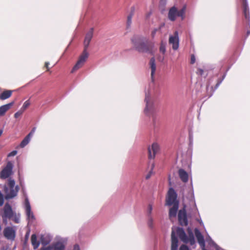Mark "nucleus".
Segmentation results:
<instances>
[{"mask_svg":"<svg viewBox=\"0 0 250 250\" xmlns=\"http://www.w3.org/2000/svg\"><path fill=\"white\" fill-rule=\"evenodd\" d=\"M169 43L172 45L173 50H176L179 46V39L178 31H175L174 35H170L169 38Z\"/></svg>","mask_w":250,"mask_h":250,"instance_id":"10","label":"nucleus"},{"mask_svg":"<svg viewBox=\"0 0 250 250\" xmlns=\"http://www.w3.org/2000/svg\"><path fill=\"white\" fill-rule=\"evenodd\" d=\"M178 240L177 238L175 236V231L172 229L171 232V250H177L178 248Z\"/></svg>","mask_w":250,"mask_h":250,"instance_id":"15","label":"nucleus"},{"mask_svg":"<svg viewBox=\"0 0 250 250\" xmlns=\"http://www.w3.org/2000/svg\"><path fill=\"white\" fill-rule=\"evenodd\" d=\"M179 250H189V248L185 245H182L180 249Z\"/></svg>","mask_w":250,"mask_h":250,"instance_id":"39","label":"nucleus"},{"mask_svg":"<svg viewBox=\"0 0 250 250\" xmlns=\"http://www.w3.org/2000/svg\"><path fill=\"white\" fill-rule=\"evenodd\" d=\"M154 167V164H153L152 165V168H151V169H153V168Z\"/></svg>","mask_w":250,"mask_h":250,"instance_id":"52","label":"nucleus"},{"mask_svg":"<svg viewBox=\"0 0 250 250\" xmlns=\"http://www.w3.org/2000/svg\"><path fill=\"white\" fill-rule=\"evenodd\" d=\"M13 91L10 90H6L4 91L0 95V99L1 100H6L10 98L12 94Z\"/></svg>","mask_w":250,"mask_h":250,"instance_id":"25","label":"nucleus"},{"mask_svg":"<svg viewBox=\"0 0 250 250\" xmlns=\"http://www.w3.org/2000/svg\"><path fill=\"white\" fill-rule=\"evenodd\" d=\"M199 222L201 225L204 226L202 220H200V221H199Z\"/></svg>","mask_w":250,"mask_h":250,"instance_id":"49","label":"nucleus"},{"mask_svg":"<svg viewBox=\"0 0 250 250\" xmlns=\"http://www.w3.org/2000/svg\"><path fill=\"white\" fill-rule=\"evenodd\" d=\"M50 249L53 250H64L65 245L62 241H58L54 243L52 245Z\"/></svg>","mask_w":250,"mask_h":250,"instance_id":"18","label":"nucleus"},{"mask_svg":"<svg viewBox=\"0 0 250 250\" xmlns=\"http://www.w3.org/2000/svg\"><path fill=\"white\" fill-rule=\"evenodd\" d=\"M222 83V81H220L219 82H218L216 85V88H217L219 86V85L220 84V83Z\"/></svg>","mask_w":250,"mask_h":250,"instance_id":"48","label":"nucleus"},{"mask_svg":"<svg viewBox=\"0 0 250 250\" xmlns=\"http://www.w3.org/2000/svg\"><path fill=\"white\" fill-rule=\"evenodd\" d=\"M166 43L162 41L160 46V51L162 53L163 55L158 57V60L160 62H163L164 60V55L166 51Z\"/></svg>","mask_w":250,"mask_h":250,"instance_id":"20","label":"nucleus"},{"mask_svg":"<svg viewBox=\"0 0 250 250\" xmlns=\"http://www.w3.org/2000/svg\"><path fill=\"white\" fill-rule=\"evenodd\" d=\"M186 11V6H184L180 10L178 11L177 9L173 6L171 7L168 12V17L171 21L175 20L177 17H180L182 20L185 18V13Z\"/></svg>","mask_w":250,"mask_h":250,"instance_id":"6","label":"nucleus"},{"mask_svg":"<svg viewBox=\"0 0 250 250\" xmlns=\"http://www.w3.org/2000/svg\"><path fill=\"white\" fill-rule=\"evenodd\" d=\"M35 130H36V128L35 127H34L32 130L31 131V132L27 135V136H28L29 138H31V137H32V136L33 135L34 133H35Z\"/></svg>","mask_w":250,"mask_h":250,"instance_id":"35","label":"nucleus"},{"mask_svg":"<svg viewBox=\"0 0 250 250\" xmlns=\"http://www.w3.org/2000/svg\"><path fill=\"white\" fill-rule=\"evenodd\" d=\"M9 250V247L7 246H2L0 249V250Z\"/></svg>","mask_w":250,"mask_h":250,"instance_id":"43","label":"nucleus"},{"mask_svg":"<svg viewBox=\"0 0 250 250\" xmlns=\"http://www.w3.org/2000/svg\"><path fill=\"white\" fill-rule=\"evenodd\" d=\"M17 154V150H13L12 152L9 153L8 155V157H12L15 156Z\"/></svg>","mask_w":250,"mask_h":250,"instance_id":"37","label":"nucleus"},{"mask_svg":"<svg viewBox=\"0 0 250 250\" xmlns=\"http://www.w3.org/2000/svg\"><path fill=\"white\" fill-rule=\"evenodd\" d=\"M177 194L175 190L170 188L167 192V195L166 197V205L170 206L175 204L176 203H179L177 200Z\"/></svg>","mask_w":250,"mask_h":250,"instance_id":"9","label":"nucleus"},{"mask_svg":"<svg viewBox=\"0 0 250 250\" xmlns=\"http://www.w3.org/2000/svg\"><path fill=\"white\" fill-rule=\"evenodd\" d=\"M20 214H16V213H14L11 219H12L15 223H19L20 221Z\"/></svg>","mask_w":250,"mask_h":250,"instance_id":"29","label":"nucleus"},{"mask_svg":"<svg viewBox=\"0 0 250 250\" xmlns=\"http://www.w3.org/2000/svg\"><path fill=\"white\" fill-rule=\"evenodd\" d=\"M31 243L34 249H37L39 245L40 242L37 241L36 234H32L31 237Z\"/></svg>","mask_w":250,"mask_h":250,"instance_id":"26","label":"nucleus"},{"mask_svg":"<svg viewBox=\"0 0 250 250\" xmlns=\"http://www.w3.org/2000/svg\"><path fill=\"white\" fill-rule=\"evenodd\" d=\"M204 73V70L201 68H198L197 71V74L199 75H203Z\"/></svg>","mask_w":250,"mask_h":250,"instance_id":"38","label":"nucleus"},{"mask_svg":"<svg viewBox=\"0 0 250 250\" xmlns=\"http://www.w3.org/2000/svg\"><path fill=\"white\" fill-rule=\"evenodd\" d=\"M15 212L13 211L11 206L8 203L5 204L2 209L1 217L5 225L8 223V219H11Z\"/></svg>","mask_w":250,"mask_h":250,"instance_id":"7","label":"nucleus"},{"mask_svg":"<svg viewBox=\"0 0 250 250\" xmlns=\"http://www.w3.org/2000/svg\"><path fill=\"white\" fill-rule=\"evenodd\" d=\"M151 173H152V172H151V171H150V172H149V173H148V174L146 176V179H149V178L150 177V176H151Z\"/></svg>","mask_w":250,"mask_h":250,"instance_id":"45","label":"nucleus"},{"mask_svg":"<svg viewBox=\"0 0 250 250\" xmlns=\"http://www.w3.org/2000/svg\"><path fill=\"white\" fill-rule=\"evenodd\" d=\"M145 101L146 102V107L144 109L145 114L147 116L153 117L155 112V109L154 104L150 99L149 93H146Z\"/></svg>","mask_w":250,"mask_h":250,"instance_id":"5","label":"nucleus"},{"mask_svg":"<svg viewBox=\"0 0 250 250\" xmlns=\"http://www.w3.org/2000/svg\"><path fill=\"white\" fill-rule=\"evenodd\" d=\"M195 62V57L193 55L191 56L190 63L193 64Z\"/></svg>","mask_w":250,"mask_h":250,"instance_id":"40","label":"nucleus"},{"mask_svg":"<svg viewBox=\"0 0 250 250\" xmlns=\"http://www.w3.org/2000/svg\"><path fill=\"white\" fill-rule=\"evenodd\" d=\"M243 13L245 18L249 21L250 20V13H249V9L248 3L247 2V0H244L243 3Z\"/></svg>","mask_w":250,"mask_h":250,"instance_id":"24","label":"nucleus"},{"mask_svg":"<svg viewBox=\"0 0 250 250\" xmlns=\"http://www.w3.org/2000/svg\"><path fill=\"white\" fill-rule=\"evenodd\" d=\"M13 165L11 162H8L6 166L0 172V178L2 180L9 179L13 174Z\"/></svg>","mask_w":250,"mask_h":250,"instance_id":"8","label":"nucleus"},{"mask_svg":"<svg viewBox=\"0 0 250 250\" xmlns=\"http://www.w3.org/2000/svg\"><path fill=\"white\" fill-rule=\"evenodd\" d=\"M132 18V14H130V15H128L127 17V26L128 27L130 26L131 24Z\"/></svg>","mask_w":250,"mask_h":250,"instance_id":"32","label":"nucleus"},{"mask_svg":"<svg viewBox=\"0 0 250 250\" xmlns=\"http://www.w3.org/2000/svg\"><path fill=\"white\" fill-rule=\"evenodd\" d=\"M249 34H250V32H249V31H248V32H247V36H248V35H249Z\"/></svg>","mask_w":250,"mask_h":250,"instance_id":"53","label":"nucleus"},{"mask_svg":"<svg viewBox=\"0 0 250 250\" xmlns=\"http://www.w3.org/2000/svg\"><path fill=\"white\" fill-rule=\"evenodd\" d=\"M178 216L180 224L182 226H187L188 222L185 207L179 210Z\"/></svg>","mask_w":250,"mask_h":250,"instance_id":"12","label":"nucleus"},{"mask_svg":"<svg viewBox=\"0 0 250 250\" xmlns=\"http://www.w3.org/2000/svg\"><path fill=\"white\" fill-rule=\"evenodd\" d=\"M179 208V203L173 205V207L169 209V216L170 218L175 217Z\"/></svg>","mask_w":250,"mask_h":250,"instance_id":"19","label":"nucleus"},{"mask_svg":"<svg viewBox=\"0 0 250 250\" xmlns=\"http://www.w3.org/2000/svg\"><path fill=\"white\" fill-rule=\"evenodd\" d=\"M19 190L18 186H15L14 179L10 178L8 179L7 184L4 187V191L6 199H12L17 196Z\"/></svg>","mask_w":250,"mask_h":250,"instance_id":"3","label":"nucleus"},{"mask_svg":"<svg viewBox=\"0 0 250 250\" xmlns=\"http://www.w3.org/2000/svg\"><path fill=\"white\" fill-rule=\"evenodd\" d=\"M2 133H3V130L2 129H0V136L1 135Z\"/></svg>","mask_w":250,"mask_h":250,"instance_id":"50","label":"nucleus"},{"mask_svg":"<svg viewBox=\"0 0 250 250\" xmlns=\"http://www.w3.org/2000/svg\"><path fill=\"white\" fill-rule=\"evenodd\" d=\"M150 68L151 70V76L153 79L156 71V66L155 63V60L154 58H152L149 62Z\"/></svg>","mask_w":250,"mask_h":250,"instance_id":"21","label":"nucleus"},{"mask_svg":"<svg viewBox=\"0 0 250 250\" xmlns=\"http://www.w3.org/2000/svg\"><path fill=\"white\" fill-rule=\"evenodd\" d=\"M178 175L181 180L184 183H187L188 180V173L183 169H180L178 170Z\"/></svg>","mask_w":250,"mask_h":250,"instance_id":"17","label":"nucleus"},{"mask_svg":"<svg viewBox=\"0 0 250 250\" xmlns=\"http://www.w3.org/2000/svg\"><path fill=\"white\" fill-rule=\"evenodd\" d=\"M192 212H193V214L192 215V216L195 215L196 213H198V210H197V209L196 207H195L192 209Z\"/></svg>","mask_w":250,"mask_h":250,"instance_id":"42","label":"nucleus"},{"mask_svg":"<svg viewBox=\"0 0 250 250\" xmlns=\"http://www.w3.org/2000/svg\"><path fill=\"white\" fill-rule=\"evenodd\" d=\"M193 196H194V195H193V191H192V193H191V197L193 198Z\"/></svg>","mask_w":250,"mask_h":250,"instance_id":"51","label":"nucleus"},{"mask_svg":"<svg viewBox=\"0 0 250 250\" xmlns=\"http://www.w3.org/2000/svg\"><path fill=\"white\" fill-rule=\"evenodd\" d=\"M30 104V102H29V100L26 101L24 103L22 106L21 107V111H22V112H23L29 106Z\"/></svg>","mask_w":250,"mask_h":250,"instance_id":"31","label":"nucleus"},{"mask_svg":"<svg viewBox=\"0 0 250 250\" xmlns=\"http://www.w3.org/2000/svg\"><path fill=\"white\" fill-rule=\"evenodd\" d=\"M49 64V63L48 62H46L45 63V67L47 68L48 71L49 70V68L48 67Z\"/></svg>","mask_w":250,"mask_h":250,"instance_id":"46","label":"nucleus"},{"mask_svg":"<svg viewBox=\"0 0 250 250\" xmlns=\"http://www.w3.org/2000/svg\"><path fill=\"white\" fill-rule=\"evenodd\" d=\"M152 13L151 11H150L148 12L147 13H146V19H148V18H149V17L151 15Z\"/></svg>","mask_w":250,"mask_h":250,"instance_id":"41","label":"nucleus"},{"mask_svg":"<svg viewBox=\"0 0 250 250\" xmlns=\"http://www.w3.org/2000/svg\"><path fill=\"white\" fill-rule=\"evenodd\" d=\"M161 27H162V25L159 27V29H160ZM158 30V29H157V28H155L152 30V31L151 32V36L152 38L154 37V36Z\"/></svg>","mask_w":250,"mask_h":250,"instance_id":"34","label":"nucleus"},{"mask_svg":"<svg viewBox=\"0 0 250 250\" xmlns=\"http://www.w3.org/2000/svg\"><path fill=\"white\" fill-rule=\"evenodd\" d=\"M249 24H250V23H249ZM249 25V26H250V25Z\"/></svg>","mask_w":250,"mask_h":250,"instance_id":"54","label":"nucleus"},{"mask_svg":"<svg viewBox=\"0 0 250 250\" xmlns=\"http://www.w3.org/2000/svg\"><path fill=\"white\" fill-rule=\"evenodd\" d=\"M148 221H147V225L148 227L150 229H153L154 228V223H153V219L151 216L148 217Z\"/></svg>","mask_w":250,"mask_h":250,"instance_id":"30","label":"nucleus"},{"mask_svg":"<svg viewBox=\"0 0 250 250\" xmlns=\"http://www.w3.org/2000/svg\"><path fill=\"white\" fill-rule=\"evenodd\" d=\"M206 241L208 242L209 245L214 246L216 250H219L218 246L212 241L211 237L208 235V237L206 238Z\"/></svg>","mask_w":250,"mask_h":250,"instance_id":"28","label":"nucleus"},{"mask_svg":"<svg viewBox=\"0 0 250 250\" xmlns=\"http://www.w3.org/2000/svg\"><path fill=\"white\" fill-rule=\"evenodd\" d=\"M150 68L151 70V76L153 79L156 71V66L155 63V60L154 58H152L149 62Z\"/></svg>","mask_w":250,"mask_h":250,"instance_id":"22","label":"nucleus"},{"mask_svg":"<svg viewBox=\"0 0 250 250\" xmlns=\"http://www.w3.org/2000/svg\"><path fill=\"white\" fill-rule=\"evenodd\" d=\"M52 240V237L50 235H42L41 237V243L44 246L49 244Z\"/></svg>","mask_w":250,"mask_h":250,"instance_id":"23","label":"nucleus"},{"mask_svg":"<svg viewBox=\"0 0 250 250\" xmlns=\"http://www.w3.org/2000/svg\"><path fill=\"white\" fill-rule=\"evenodd\" d=\"M51 247L48 248H42L40 249V250H48L49 249H50Z\"/></svg>","mask_w":250,"mask_h":250,"instance_id":"47","label":"nucleus"},{"mask_svg":"<svg viewBox=\"0 0 250 250\" xmlns=\"http://www.w3.org/2000/svg\"><path fill=\"white\" fill-rule=\"evenodd\" d=\"M160 150L159 145L157 143H153L151 146H149L148 151L149 153V158L154 159L156 154Z\"/></svg>","mask_w":250,"mask_h":250,"instance_id":"13","label":"nucleus"},{"mask_svg":"<svg viewBox=\"0 0 250 250\" xmlns=\"http://www.w3.org/2000/svg\"><path fill=\"white\" fill-rule=\"evenodd\" d=\"M94 28H91L86 33L84 40V49L82 55L80 56V58L77 61L76 64L74 65L71 70V72L73 73L83 65L85 62L86 59L88 57V53L87 49L89 46L90 42L93 36Z\"/></svg>","mask_w":250,"mask_h":250,"instance_id":"1","label":"nucleus"},{"mask_svg":"<svg viewBox=\"0 0 250 250\" xmlns=\"http://www.w3.org/2000/svg\"><path fill=\"white\" fill-rule=\"evenodd\" d=\"M131 42L135 48L140 52H147L149 48L147 45L148 40L141 36L136 35L132 37Z\"/></svg>","mask_w":250,"mask_h":250,"instance_id":"2","label":"nucleus"},{"mask_svg":"<svg viewBox=\"0 0 250 250\" xmlns=\"http://www.w3.org/2000/svg\"><path fill=\"white\" fill-rule=\"evenodd\" d=\"M31 138H29L28 136H26L23 140L21 141L20 146L21 147H24L25 146H26L30 142Z\"/></svg>","mask_w":250,"mask_h":250,"instance_id":"27","label":"nucleus"},{"mask_svg":"<svg viewBox=\"0 0 250 250\" xmlns=\"http://www.w3.org/2000/svg\"><path fill=\"white\" fill-rule=\"evenodd\" d=\"M73 250H80L79 246L78 245H74Z\"/></svg>","mask_w":250,"mask_h":250,"instance_id":"44","label":"nucleus"},{"mask_svg":"<svg viewBox=\"0 0 250 250\" xmlns=\"http://www.w3.org/2000/svg\"><path fill=\"white\" fill-rule=\"evenodd\" d=\"M152 209H153L152 205L149 204L148 206V208H147V214H148V217L151 216V213L152 211Z\"/></svg>","mask_w":250,"mask_h":250,"instance_id":"33","label":"nucleus"},{"mask_svg":"<svg viewBox=\"0 0 250 250\" xmlns=\"http://www.w3.org/2000/svg\"><path fill=\"white\" fill-rule=\"evenodd\" d=\"M188 237L186 235L184 230L182 228H177L176 229L177 234L179 237L182 241L185 243H189L190 245H193L195 244V239L193 233L190 228L188 229Z\"/></svg>","mask_w":250,"mask_h":250,"instance_id":"4","label":"nucleus"},{"mask_svg":"<svg viewBox=\"0 0 250 250\" xmlns=\"http://www.w3.org/2000/svg\"><path fill=\"white\" fill-rule=\"evenodd\" d=\"M25 209L27 219L31 221L34 220L35 217L31 211L30 204L27 198L25 199Z\"/></svg>","mask_w":250,"mask_h":250,"instance_id":"14","label":"nucleus"},{"mask_svg":"<svg viewBox=\"0 0 250 250\" xmlns=\"http://www.w3.org/2000/svg\"><path fill=\"white\" fill-rule=\"evenodd\" d=\"M22 111H21V110L18 111V112L15 113V114H14V117L16 118H18L20 116H21L22 114Z\"/></svg>","mask_w":250,"mask_h":250,"instance_id":"36","label":"nucleus"},{"mask_svg":"<svg viewBox=\"0 0 250 250\" xmlns=\"http://www.w3.org/2000/svg\"><path fill=\"white\" fill-rule=\"evenodd\" d=\"M14 102H12L7 104L0 106V117L3 116L5 113L14 104Z\"/></svg>","mask_w":250,"mask_h":250,"instance_id":"16","label":"nucleus"},{"mask_svg":"<svg viewBox=\"0 0 250 250\" xmlns=\"http://www.w3.org/2000/svg\"><path fill=\"white\" fill-rule=\"evenodd\" d=\"M4 237L10 240H14L16 236V230L10 227H6L3 230Z\"/></svg>","mask_w":250,"mask_h":250,"instance_id":"11","label":"nucleus"}]
</instances>
